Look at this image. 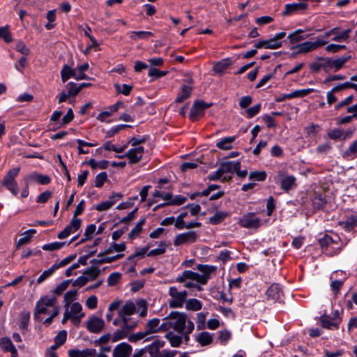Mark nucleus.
<instances>
[{"instance_id":"obj_48","label":"nucleus","mask_w":357,"mask_h":357,"mask_svg":"<svg viewBox=\"0 0 357 357\" xmlns=\"http://www.w3.org/2000/svg\"><path fill=\"white\" fill-rule=\"evenodd\" d=\"M68 95L71 97L76 96L79 92V85L73 82H69L66 86Z\"/></svg>"},{"instance_id":"obj_45","label":"nucleus","mask_w":357,"mask_h":357,"mask_svg":"<svg viewBox=\"0 0 357 357\" xmlns=\"http://www.w3.org/2000/svg\"><path fill=\"white\" fill-rule=\"evenodd\" d=\"M166 247H167V244H166L165 241H161L159 243V248L150 250L147 253V256L153 257V256L162 255L166 252Z\"/></svg>"},{"instance_id":"obj_41","label":"nucleus","mask_w":357,"mask_h":357,"mask_svg":"<svg viewBox=\"0 0 357 357\" xmlns=\"http://www.w3.org/2000/svg\"><path fill=\"white\" fill-rule=\"evenodd\" d=\"M77 294V289H71L67 291L63 297L64 307L68 308L70 304L76 299Z\"/></svg>"},{"instance_id":"obj_36","label":"nucleus","mask_w":357,"mask_h":357,"mask_svg":"<svg viewBox=\"0 0 357 357\" xmlns=\"http://www.w3.org/2000/svg\"><path fill=\"white\" fill-rule=\"evenodd\" d=\"M236 161H226L220 164V169L222 174L226 173H234Z\"/></svg>"},{"instance_id":"obj_3","label":"nucleus","mask_w":357,"mask_h":357,"mask_svg":"<svg viewBox=\"0 0 357 357\" xmlns=\"http://www.w3.org/2000/svg\"><path fill=\"white\" fill-rule=\"evenodd\" d=\"M167 319L172 321L174 331L178 333L184 332L185 324L188 321V315L186 313L178 311H172L168 316L164 318V320Z\"/></svg>"},{"instance_id":"obj_20","label":"nucleus","mask_w":357,"mask_h":357,"mask_svg":"<svg viewBox=\"0 0 357 357\" xmlns=\"http://www.w3.org/2000/svg\"><path fill=\"white\" fill-rule=\"evenodd\" d=\"M309 36L310 34L306 33L304 30L299 29L289 33L287 36V38L289 40V43L294 45L307 39Z\"/></svg>"},{"instance_id":"obj_63","label":"nucleus","mask_w":357,"mask_h":357,"mask_svg":"<svg viewBox=\"0 0 357 357\" xmlns=\"http://www.w3.org/2000/svg\"><path fill=\"white\" fill-rule=\"evenodd\" d=\"M275 202L273 196H270L266 202V215L268 216L272 215L275 209Z\"/></svg>"},{"instance_id":"obj_39","label":"nucleus","mask_w":357,"mask_h":357,"mask_svg":"<svg viewBox=\"0 0 357 357\" xmlns=\"http://www.w3.org/2000/svg\"><path fill=\"white\" fill-rule=\"evenodd\" d=\"M0 38H2L6 43H10L13 40L9 25L0 27Z\"/></svg>"},{"instance_id":"obj_10","label":"nucleus","mask_w":357,"mask_h":357,"mask_svg":"<svg viewBox=\"0 0 357 357\" xmlns=\"http://www.w3.org/2000/svg\"><path fill=\"white\" fill-rule=\"evenodd\" d=\"M197 238L198 236L196 231H188L176 235L174 241V245L175 246H179L183 244L193 243L197 241Z\"/></svg>"},{"instance_id":"obj_37","label":"nucleus","mask_w":357,"mask_h":357,"mask_svg":"<svg viewBox=\"0 0 357 357\" xmlns=\"http://www.w3.org/2000/svg\"><path fill=\"white\" fill-rule=\"evenodd\" d=\"M31 313L29 311L21 312L20 314V328L22 330L27 329L30 322Z\"/></svg>"},{"instance_id":"obj_14","label":"nucleus","mask_w":357,"mask_h":357,"mask_svg":"<svg viewBox=\"0 0 357 357\" xmlns=\"http://www.w3.org/2000/svg\"><path fill=\"white\" fill-rule=\"evenodd\" d=\"M308 8V4L305 2H294L292 3H287L282 11L283 16H289L298 11H303Z\"/></svg>"},{"instance_id":"obj_54","label":"nucleus","mask_w":357,"mask_h":357,"mask_svg":"<svg viewBox=\"0 0 357 357\" xmlns=\"http://www.w3.org/2000/svg\"><path fill=\"white\" fill-rule=\"evenodd\" d=\"M121 276H122V275L121 273H119V272L112 273L109 275L107 280L108 286H110V287L115 286L117 283H119V282L121 279Z\"/></svg>"},{"instance_id":"obj_29","label":"nucleus","mask_w":357,"mask_h":357,"mask_svg":"<svg viewBox=\"0 0 357 357\" xmlns=\"http://www.w3.org/2000/svg\"><path fill=\"white\" fill-rule=\"evenodd\" d=\"M137 154L138 153L135 152L133 148H132L129 149L124 155H115V158L122 159L125 157H127L130 160L129 163L136 164L139 162L142 158V155H138Z\"/></svg>"},{"instance_id":"obj_50","label":"nucleus","mask_w":357,"mask_h":357,"mask_svg":"<svg viewBox=\"0 0 357 357\" xmlns=\"http://www.w3.org/2000/svg\"><path fill=\"white\" fill-rule=\"evenodd\" d=\"M317 61H323L321 63L323 65L322 68L326 73H329L330 70L333 68L332 65V58L330 57H323V56H317L316 58Z\"/></svg>"},{"instance_id":"obj_60","label":"nucleus","mask_w":357,"mask_h":357,"mask_svg":"<svg viewBox=\"0 0 357 357\" xmlns=\"http://www.w3.org/2000/svg\"><path fill=\"white\" fill-rule=\"evenodd\" d=\"M344 280H335L331 283V289L333 292L335 297H337L340 293V289L344 284Z\"/></svg>"},{"instance_id":"obj_12","label":"nucleus","mask_w":357,"mask_h":357,"mask_svg":"<svg viewBox=\"0 0 357 357\" xmlns=\"http://www.w3.org/2000/svg\"><path fill=\"white\" fill-rule=\"evenodd\" d=\"M82 225V220L73 217L70 223L58 234L59 239H63L68 237L71 233L79 230Z\"/></svg>"},{"instance_id":"obj_15","label":"nucleus","mask_w":357,"mask_h":357,"mask_svg":"<svg viewBox=\"0 0 357 357\" xmlns=\"http://www.w3.org/2000/svg\"><path fill=\"white\" fill-rule=\"evenodd\" d=\"M188 82L190 84V85L182 84L181 90L175 99V102L181 103L190 97L193 89V81L192 79H189Z\"/></svg>"},{"instance_id":"obj_34","label":"nucleus","mask_w":357,"mask_h":357,"mask_svg":"<svg viewBox=\"0 0 357 357\" xmlns=\"http://www.w3.org/2000/svg\"><path fill=\"white\" fill-rule=\"evenodd\" d=\"M261 108V103H258L250 108H247L244 112H241V114L247 119H252L259 113Z\"/></svg>"},{"instance_id":"obj_32","label":"nucleus","mask_w":357,"mask_h":357,"mask_svg":"<svg viewBox=\"0 0 357 357\" xmlns=\"http://www.w3.org/2000/svg\"><path fill=\"white\" fill-rule=\"evenodd\" d=\"M82 273L87 275L89 281H93L99 276L100 270L98 266L92 265L86 268Z\"/></svg>"},{"instance_id":"obj_61","label":"nucleus","mask_w":357,"mask_h":357,"mask_svg":"<svg viewBox=\"0 0 357 357\" xmlns=\"http://www.w3.org/2000/svg\"><path fill=\"white\" fill-rule=\"evenodd\" d=\"M66 340L67 332L66 331L63 330L59 332V333L54 337V341L61 347L66 342Z\"/></svg>"},{"instance_id":"obj_30","label":"nucleus","mask_w":357,"mask_h":357,"mask_svg":"<svg viewBox=\"0 0 357 357\" xmlns=\"http://www.w3.org/2000/svg\"><path fill=\"white\" fill-rule=\"evenodd\" d=\"M135 312L136 307L135 304L131 301H128L126 303L122 310L119 312V317L121 318V319H123V317L132 315L135 314Z\"/></svg>"},{"instance_id":"obj_57","label":"nucleus","mask_w":357,"mask_h":357,"mask_svg":"<svg viewBox=\"0 0 357 357\" xmlns=\"http://www.w3.org/2000/svg\"><path fill=\"white\" fill-rule=\"evenodd\" d=\"M188 215V212L184 211L181 213L175 219V227L178 229H185V222L184 221V218Z\"/></svg>"},{"instance_id":"obj_23","label":"nucleus","mask_w":357,"mask_h":357,"mask_svg":"<svg viewBox=\"0 0 357 357\" xmlns=\"http://www.w3.org/2000/svg\"><path fill=\"white\" fill-rule=\"evenodd\" d=\"M342 156L347 160L357 158V139L350 144L349 147L342 153Z\"/></svg>"},{"instance_id":"obj_59","label":"nucleus","mask_w":357,"mask_h":357,"mask_svg":"<svg viewBox=\"0 0 357 357\" xmlns=\"http://www.w3.org/2000/svg\"><path fill=\"white\" fill-rule=\"evenodd\" d=\"M153 33L151 31H132L131 38L132 39H146L151 36H153Z\"/></svg>"},{"instance_id":"obj_64","label":"nucleus","mask_w":357,"mask_h":357,"mask_svg":"<svg viewBox=\"0 0 357 357\" xmlns=\"http://www.w3.org/2000/svg\"><path fill=\"white\" fill-rule=\"evenodd\" d=\"M52 196V192L50 190H45L40 193L36 198V202L38 204H45Z\"/></svg>"},{"instance_id":"obj_26","label":"nucleus","mask_w":357,"mask_h":357,"mask_svg":"<svg viewBox=\"0 0 357 357\" xmlns=\"http://www.w3.org/2000/svg\"><path fill=\"white\" fill-rule=\"evenodd\" d=\"M230 215L229 212L224 211H218L215 213L209 218L208 223L212 225L221 224Z\"/></svg>"},{"instance_id":"obj_8","label":"nucleus","mask_w":357,"mask_h":357,"mask_svg":"<svg viewBox=\"0 0 357 357\" xmlns=\"http://www.w3.org/2000/svg\"><path fill=\"white\" fill-rule=\"evenodd\" d=\"M52 179L50 176L43 174L37 172H33L29 174H26L23 178L24 183L31 185L33 183L40 185H48L51 182Z\"/></svg>"},{"instance_id":"obj_53","label":"nucleus","mask_w":357,"mask_h":357,"mask_svg":"<svg viewBox=\"0 0 357 357\" xmlns=\"http://www.w3.org/2000/svg\"><path fill=\"white\" fill-rule=\"evenodd\" d=\"M167 71H162L157 68H151L149 70L148 75L152 77V80L165 76Z\"/></svg>"},{"instance_id":"obj_13","label":"nucleus","mask_w":357,"mask_h":357,"mask_svg":"<svg viewBox=\"0 0 357 357\" xmlns=\"http://www.w3.org/2000/svg\"><path fill=\"white\" fill-rule=\"evenodd\" d=\"M204 277V276H201V274L198 273L190 270H185L182 273L181 275H178L176 278V282L182 283L184 282L186 280H192L202 284V283L205 282V278Z\"/></svg>"},{"instance_id":"obj_11","label":"nucleus","mask_w":357,"mask_h":357,"mask_svg":"<svg viewBox=\"0 0 357 357\" xmlns=\"http://www.w3.org/2000/svg\"><path fill=\"white\" fill-rule=\"evenodd\" d=\"M105 326V321L102 319L96 316H91L86 322V328L93 333H100Z\"/></svg>"},{"instance_id":"obj_47","label":"nucleus","mask_w":357,"mask_h":357,"mask_svg":"<svg viewBox=\"0 0 357 357\" xmlns=\"http://www.w3.org/2000/svg\"><path fill=\"white\" fill-rule=\"evenodd\" d=\"M351 31V29H344L341 33H340L338 31V33H337V34H335V36H334V37L332 38V40H334L336 42L347 41L349 38V34H350Z\"/></svg>"},{"instance_id":"obj_19","label":"nucleus","mask_w":357,"mask_h":357,"mask_svg":"<svg viewBox=\"0 0 357 357\" xmlns=\"http://www.w3.org/2000/svg\"><path fill=\"white\" fill-rule=\"evenodd\" d=\"M282 294V288L278 283L272 284L266 291L267 298L273 301H278L280 299Z\"/></svg>"},{"instance_id":"obj_42","label":"nucleus","mask_w":357,"mask_h":357,"mask_svg":"<svg viewBox=\"0 0 357 357\" xmlns=\"http://www.w3.org/2000/svg\"><path fill=\"white\" fill-rule=\"evenodd\" d=\"M351 56H342L339 57L336 59H332V65L333 68H335L334 71L336 72L339 70H340L344 64L347 63L348 61L351 59Z\"/></svg>"},{"instance_id":"obj_21","label":"nucleus","mask_w":357,"mask_h":357,"mask_svg":"<svg viewBox=\"0 0 357 357\" xmlns=\"http://www.w3.org/2000/svg\"><path fill=\"white\" fill-rule=\"evenodd\" d=\"M320 324L322 328L328 330L339 329L338 321H333L331 317L326 314L321 315L319 318Z\"/></svg>"},{"instance_id":"obj_62","label":"nucleus","mask_w":357,"mask_h":357,"mask_svg":"<svg viewBox=\"0 0 357 357\" xmlns=\"http://www.w3.org/2000/svg\"><path fill=\"white\" fill-rule=\"evenodd\" d=\"M114 205V201H105L95 206V209L98 211H104L109 209Z\"/></svg>"},{"instance_id":"obj_28","label":"nucleus","mask_w":357,"mask_h":357,"mask_svg":"<svg viewBox=\"0 0 357 357\" xmlns=\"http://www.w3.org/2000/svg\"><path fill=\"white\" fill-rule=\"evenodd\" d=\"M195 340L201 346L204 347L211 344L213 338L212 334L207 331H203L196 335Z\"/></svg>"},{"instance_id":"obj_46","label":"nucleus","mask_w":357,"mask_h":357,"mask_svg":"<svg viewBox=\"0 0 357 357\" xmlns=\"http://www.w3.org/2000/svg\"><path fill=\"white\" fill-rule=\"evenodd\" d=\"M13 347L15 346L9 337H3L0 339V347L4 352H8Z\"/></svg>"},{"instance_id":"obj_27","label":"nucleus","mask_w":357,"mask_h":357,"mask_svg":"<svg viewBox=\"0 0 357 357\" xmlns=\"http://www.w3.org/2000/svg\"><path fill=\"white\" fill-rule=\"evenodd\" d=\"M76 70L72 68L68 64H64L61 70V78L63 83L66 82L69 79L76 77Z\"/></svg>"},{"instance_id":"obj_56","label":"nucleus","mask_w":357,"mask_h":357,"mask_svg":"<svg viewBox=\"0 0 357 357\" xmlns=\"http://www.w3.org/2000/svg\"><path fill=\"white\" fill-rule=\"evenodd\" d=\"M114 87L119 93H122L125 96H128L132 89V85H128L126 84H123L122 85L116 84L114 85Z\"/></svg>"},{"instance_id":"obj_16","label":"nucleus","mask_w":357,"mask_h":357,"mask_svg":"<svg viewBox=\"0 0 357 357\" xmlns=\"http://www.w3.org/2000/svg\"><path fill=\"white\" fill-rule=\"evenodd\" d=\"M132 347L127 342L117 344L113 351V357H129L132 353Z\"/></svg>"},{"instance_id":"obj_35","label":"nucleus","mask_w":357,"mask_h":357,"mask_svg":"<svg viewBox=\"0 0 357 357\" xmlns=\"http://www.w3.org/2000/svg\"><path fill=\"white\" fill-rule=\"evenodd\" d=\"M202 303L197 298H190L186 301L185 308L188 310L198 311L202 308Z\"/></svg>"},{"instance_id":"obj_1","label":"nucleus","mask_w":357,"mask_h":357,"mask_svg":"<svg viewBox=\"0 0 357 357\" xmlns=\"http://www.w3.org/2000/svg\"><path fill=\"white\" fill-rule=\"evenodd\" d=\"M20 167H16L9 169L1 181V185L9 190L14 196H17L19 188L16 178L20 172Z\"/></svg>"},{"instance_id":"obj_52","label":"nucleus","mask_w":357,"mask_h":357,"mask_svg":"<svg viewBox=\"0 0 357 357\" xmlns=\"http://www.w3.org/2000/svg\"><path fill=\"white\" fill-rule=\"evenodd\" d=\"M108 180L107 174L105 172H102L96 175L95 179V186L100 188L103 186L104 183Z\"/></svg>"},{"instance_id":"obj_31","label":"nucleus","mask_w":357,"mask_h":357,"mask_svg":"<svg viewBox=\"0 0 357 357\" xmlns=\"http://www.w3.org/2000/svg\"><path fill=\"white\" fill-rule=\"evenodd\" d=\"M165 337L168 340L172 347H179L183 341L181 335H176L172 331L167 333L165 335Z\"/></svg>"},{"instance_id":"obj_22","label":"nucleus","mask_w":357,"mask_h":357,"mask_svg":"<svg viewBox=\"0 0 357 357\" xmlns=\"http://www.w3.org/2000/svg\"><path fill=\"white\" fill-rule=\"evenodd\" d=\"M339 224L346 231L349 232L357 227V215L348 216L344 220L340 221Z\"/></svg>"},{"instance_id":"obj_40","label":"nucleus","mask_w":357,"mask_h":357,"mask_svg":"<svg viewBox=\"0 0 357 357\" xmlns=\"http://www.w3.org/2000/svg\"><path fill=\"white\" fill-rule=\"evenodd\" d=\"M267 174L265 171H252L249 174V179L254 181H264Z\"/></svg>"},{"instance_id":"obj_49","label":"nucleus","mask_w":357,"mask_h":357,"mask_svg":"<svg viewBox=\"0 0 357 357\" xmlns=\"http://www.w3.org/2000/svg\"><path fill=\"white\" fill-rule=\"evenodd\" d=\"M15 50L23 54V56H28L31 53L30 49L26 45L24 42L21 40L17 42Z\"/></svg>"},{"instance_id":"obj_2","label":"nucleus","mask_w":357,"mask_h":357,"mask_svg":"<svg viewBox=\"0 0 357 357\" xmlns=\"http://www.w3.org/2000/svg\"><path fill=\"white\" fill-rule=\"evenodd\" d=\"M319 245L322 252L329 257H333L340 252L342 249V243L340 246L335 247L334 244H337V241L333 239L330 235L324 236L318 240Z\"/></svg>"},{"instance_id":"obj_17","label":"nucleus","mask_w":357,"mask_h":357,"mask_svg":"<svg viewBox=\"0 0 357 357\" xmlns=\"http://www.w3.org/2000/svg\"><path fill=\"white\" fill-rule=\"evenodd\" d=\"M169 294L174 299L169 301V307L171 308L182 307L184 303V301L179 296L178 291L176 287H171L169 289Z\"/></svg>"},{"instance_id":"obj_55","label":"nucleus","mask_w":357,"mask_h":357,"mask_svg":"<svg viewBox=\"0 0 357 357\" xmlns=\"http://www.w3.org/2000/svg\"><path fill=\"white\" fill-rule=\"evenodd\" d=\"M344 130L341 128H334L328 132L327 136L331 139L337 140L342 138Z\"/></svg>"},{"instance_id":"obj_18","label":"nucleus","mask_w":357,"mask_h":357,"mask_svg":"<svg viewBox=\"0 0 357 357\" xmlns=\"http://www.w3.org/2000/svg\"><path fill=\"white\" fill-rule=\"evenodd\" d=\"M196 269L203 273L201 274V276H204V278H205V282H203L202 284L205 285L208 283L210 275L211 273H215L218 270V267L213 265L200 264L197 266Z\"/></svg>"},{"instance_id":"obj_33","label":"nucleus","mask_w":357,"mask_h":357,"mask_svg":"<svg viewBox=\"0 0 357 357\" xmlns=\"http://www.w3.org/2000/svg\"><path fill=\"white\" fill-rule=\"evenodd\" d=\"M56 301V296L49 297L48 296H44L40 297L39 301H37L36 305H38V306H44L45 307H54Z\"/></svg>"},{"instance_id":"obj_5","label":"nucleus","mask_w":357,"mask_h":357,"mask_svg":"<svg viewBox=\"0 0 357 357\" xmlns=\"http://www.w3.org/2000/svg\"><path fill=\"white\" fill-rule=\"evenodd\" d=\"M274 181L276 183H280V188L285 192H289L297 186L296 178L282 171L279 172Z\"/></svg>"},{"instance_id":"obj_51","label":"nucleus","mask_w":357,"mask_h":357,"mask_svg":"<svg viewBox=\"0 0 357 357\" xmlns=\"http://www.w3.org/2000/svg\"><path fill=\"white\" fill-rule=\"evenodd\" d=\"M149 137L150 136L149 135H144L143 136H139V137H132L129 139L128 144H130L132 146H137L145 143Z\"/></svg>"},{"instance_id":"obj_4","label":"nucleus","mask_w":357,"mask_h":357,"mask_svg":"<svg viewBox=\"0 0 357 357\" xmlns=\"http://www.w3.org/2000/svg\"><path fill=\"white\" fill-rule=\"evenodd\" d=\"M213 105L212 102H206L203 100L197 99L194 101L189 114V119L192 122L198 121L204 116L206 109Z\"/></svg>"},{"instance_id":"obj_7","label":"nucleus","mask_w":357,"mask_h":357,"mask_svg":"<svg viewBox=\"0 0 357 357\" xmlns=\"http://www.w3.org/2000/svg\"><path fill=\"white\" fill-rule=\"evenodd\" d=\"M314 211L324 210L328 203L326 193L322 190L314 191L310 196Z\"/></svg>"},{"instance_id":"obj_38","label":"nucleus","mask_w":357,"mask_h":357,"mask_svg":"<svg viewBox=\"0 0 357 357\" xmlns=\"http://www.w3.org/2000/svg\"><path fill=\"white\" fill-rule=\"evenodd\" d=\"M159 324L160 319L158 318H153L149 320L146 325V331L150 332V334L158 333Z\"/></svg>"},{"instance_id":"obj_9","label":"nucleus","mask_w":357,"mask_h":357,"mask_svg":"<svg viewBox=\"0 0 357 357\" xmlns=\"http://www.w3.org/2000/svg\"><path fill=\"white\" fill-rule=\"evenodd\" d=\"M327 41L322 39H317L315 41H305L303 43H300L296 45H293L291 47V50L293 49H298V52H302L303 54L308 53L311 51H313L317 49L319 47L325 45L327 44Z\"/></svg>"},{"instance_id":"obj_43","label":"nucleus","mask_w":357,"mask_h":357,"mask_svg":"<svg viewBox=\"0 0 357 357\" xmlns=\"http://www.w3.org/2000/svg\"><path fill=\"white\" fill-rule=\"evenodd\" d=\"M66 244V242L55 241L53 243L43 245L42 246V249L43 250H46V251L56 250H59V249L62 248Z\"/></svg>"},{"instance_id":"obj_24","label":"nucleus","mask_w":357,"mask_h":357,"mask_svg":"<svg viewBox=\"0 0 357 357\" xmlns=\"http://www.w3.org/2000/svg\"><path fill=\"white\" fill-rule=\"evenodd\" d=\"M233 64V61L230 58H225L221 61L215 63L213 67L215 73L218 74H223L227 68Z\"/></svg>"},{"instance_id":"obj_58","label":"nucleus","mask_w":357,"mask_h":357,"mask_svg":"<svg viewBox=\"0 0 357 357\" xmlns=\"http://www.w3.org/2000/svg\"><path fill=\"white\" fill-rule=\"evenodd\" d=\"M148 335H150V332H147L146 330H145L144 331H140L137 333L132 334L129 335L128 338L130 342L134 343L144 338Z\"/></svg>"},{"instance_id":"obj_6","label":"nucleus","mask_w":357,"mask_h":357,"mask_svg":"<svg viewBox=\"0 0 357 357\" xmlns=\"http://www.w3.org/2000/svg\"><path fill=\"white\" fill-rule=\"evenodd\" d=\"M238 224L244 228L258 229L261 226V220L256 217L255 213L248 212L240 218Z\"/></svg>"},{"instance_id":"obj_44","label":"nucleus","mask_w":357,"mask_h":357,"mask_svg":"<svg viewBox=\"0 0 357 357\" xmlns=\"http://www.w3.org/2000/svg\"><path fill=\"white\" fill-rule=\"evenodd\" d=\"M72 279L63 280L53 290V293L56 296L61 295L63 292L67 289V288L68 287L69 284L72 282Z\"/></svg>"},{"instance_id":"obj_25","label":"nucleus","mask_w":357,"mask_h":357,"mask_svg":"<svg viewBox=\"0 0 357 357\" xmlns=\"http://www.w3.org/2000/svg\"><path fill=\"white\" fill-rule=\"evenodd\" d=\"M236 136L225 137L216 142V147L221 150H230L233 148L232 143L236 140Z\"/></svg>"}]
</instances>
